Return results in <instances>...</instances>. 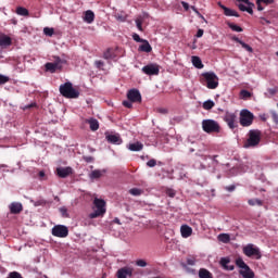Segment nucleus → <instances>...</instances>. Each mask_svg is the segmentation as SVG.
Instances as JSON below:
<instances>
[{"instance_id":"f257e3e1","label":"nucleus","mask_w":278,"mask_h":278,"mask_svg":"<svg viewBox=\"0 0 278 278\" xmlns=\"http://www.w3.org/2000/svg\"><path fill=\"white\" fill-rule=\"evenodd\" d=\"M202 86H206L208 90H216L218 88V75L214 72H205L200 76Z\"/></svg>"},{"instance_id":"f03ea898","label":"nucleus","mask_w":278,"mask_h":278,"mask_svg":"<svg viewBox=\"0 0 278 278\" xmlns=\"http://www.w3.org/2000/svg\"><path fill=\"white\" fill-rule=\"evenodd\" d=\"M262 142V131L258 129L250 130L248 134V139L244 142V149H253Z\"/></svg>"},{"instance_id":"7ed1b4c3","label":"nucleus","mask_w":278,"mask_h":278,"mask_svg":"<svg viewBox=\"0 0 278 278\" xmlns=\"http://www.w3.org/2000/svg\"><path fill=\"white\" fill-rule=\"evenodd\" d=\"M236 266H238L239 275H241V277L255 278V273L253 271V269H251V267H249V265H247V263L244 262V260H242V257H238L236 260Z\"/></svg>"},{"instance_id":"20e7f679","label":"nucleus","mask_w":278,"mask_h":278,"mask_svg":"<svg viewBox=\"0 0 278 278\" xmlns=\"http://www.w3.org/2000/svg\"><path fill=\"white\" fill-rule=\"evenodd\" d=\"M60 92L66 99H77L79 98V92L77 89L73 88V83H65L60 86Z\"/></svg>"},{"instance_id":"39448f33","label":"nucleus","mask_w":278,"mask_h":278,"mask_svg":"<svg viewBox=\"0 0 278 278\" xmlns=\"http://www.w3.org/2000/svg\"><path fill=\"white\" fill-rule=\"evenodd\" d=\"M202 129L205 134H220V124L214 119H203Z\"/></svg>"},{"instance_id":"423d86ee","label":"nucleus","mask_w":278,"mask_h":278,"mask_svg":"<svg viewBox=\"0 0 278 278\" xmlns=\"http://www.w3.org/2000/svg\"><path fill=\"white\" fill-rule=\"evenodd\" d=\"M94 210L89 215V218H99V216H103L105 214V201L99 198H96L93 201Z\"/></svg>"},{"instance_id":"0eeeda50","label":"nucleus","mask_w":278,"mask_h":278,"mask_svg":"<svg viewBox=\"0 0 278 278\" xmlns=\"http://www.w3.org/2000/svg\"><path fill=\"white\" fill-rule=\"evenodd\" d=\"M242 251L247 257H255L256 260H262V252L260 251V248L253 243L244 245Z\"/></svg>"},{"instance_id":"6e6552de","label":"nucleus","mask_w":278,"mask_h":278,"mask_svg":"<svg viewBox=\"0 0 278 278\" xmlns=\"http://www.w3.org/2000/svg\"><path fill=\"white\" fill-rule=\"evenodd\" d=\"M66 64V60L60 59V56H54L52 63H46V71L49 73H55V71H62V66Z\"/></svg>"},{"instance_id":"1a4fd4ad","label":"nucleus","mask_w":278,"mask_h":278,"mask_svg":"<svg viewBox=\"0 0 278 278\" xmlns=\"http://www.w3.org/2000/svg\"><path fill=\"white\" fill-rule=\"evenodd\" d=\"M253 113H251V111L243 109L240 112V125H242V127H251V125H253Z\"/></svg>"},{"instance_id":"9d476101","label":"nucleus","mask_w":278,"mask_h":278,"mask_svg":"<svg viewBox=\"0 0 278 278\" xmlns=\"http://www.w3.org/2000/svg\"><path fill=\"white\" fill-rule=\"evenodd\" d=\"M52 236L55 238H66L68 236V227L64 225H55L52 228Z\"/></svg>"},{"instance_id":"9b49d317","label":"nucleus","mask_w":278,"mask_h":278,"mask_svg":"<svg viewBox=\"0 0 278 278\" xmlns=\"http://www.w3.org/2000/svg\"><path fill=\"white\" fill-rule=\"evenodd\" d=\"M224 121L230 129H236L238 127V116H236L235 113H226Z\"/></svg>"},{"instance_id":"f8f14e48","label":"nucleus","mask_w":278,"mask_h":278,"mask_svg":"<svg viewBox=\"0 0 278 278\" xmlns=\"http://www.w3.org/2000/svg\"><path fill=\"white\" fill-rule=\"evenodd\" d=\"M142 73H144V75H150V76L160 75V65L155 63L148 64L142 67Z\"/></svg>"},{"instance_id":"ddd939ff","label":"nucleus","mask_w":278,"mask_h":278,"mask_svg":"<svg viewBox=\"0 0 278 278\" xmlns=\"http://www.w3.org/2000/svg\"><path fill=\"white\" fill-rule=\"evenodd\" d=\"M127 99L134 103H140V101H142V96L139 90L130 89L127 93Z\"/></svg>"},{"instance_id":"4468645a","label":"nucleus","mask_w":278,"mask_h":278,"mask_svg":"<svg viewBox=\"0 0 278 278\" xmlns=\"http://www.w3.org/2000/svg\"><path fill=\"white\" fill-rule=\"evenodd\" d=\"M105 138L111 144H123V139H121L118 134H106Z\"/></svg>"},{"instance_id":"2eb2a0df","label":"nucleus","mask_w":278,"mask_h":278,"mask_svg":"<svg viewBox=\"0 0 278 278\" xmlns=\"http://www.w3.org/2000/svg\"><path fill=\"white\" fill-rule=\"evenodd\" d=\"M56 175H59L61 179H66L68 175H73V167H59L56 168Z\"/></svg>"},{"instance_id":"dca6fc26","label":"nucleus","mask_w":278,"mask_h":278,"mask_svg":"<svg viewBox=\"0 0 278 278\" xmlns=\"http://www.w3.org/2000/svg\"><path fill=\"white\" fill-rule=\"evenodd\" d=\"M132 274H134V269H131L129 267H124V268L118 269L117 278L131 277Z\"/></svg>"},{"instance_id":"f3484780","label":"nucleus","mask_w":278,"mask_h":278,"mask_svg":"<svg viewBox=\"0 0 278 278\" xmlns=\"http://www.w3.org/2000/svg\"><path fill=\"white\" fill-rule=\"evenodd\" d=\"M83 21L88 25H91V23H94V12H92L91 10L86 11L84 13Z\"/></svg>"},{"instance_id":"a211bd4d","label":"nucleus","mask_w":278,"mask_h":278,"mask_svg":"<svg viewBox=\"0 0 278 278\" xmlns=\"http://www.w3.org/2000/svg\"><path fill=\"white\" fill-rule=\"evenodd\" d=\"M105 173H106L105 169H94L89 174V179L91 180L101 179V177H103Z\"/></svg>"},{"instance_id":"6ab92c4d","label":"nucleus","mask_w":278,"mask_h":278,"mask_svg":"<svg viewBox=\"0 0 278 278\" xmlns=\"http://www.w3.org/2000/svg\"><path fill=\"white\" fill-rule=\"evenodd\" d=\"M9 207L11 214H21V212H23V204L18 202L11 203Z\"/></svg>"},{"instance_id":"aec40b11","label":"nucleus","mask_w":278,"mask_h":278,"mask_svg":"<svg viewBox=\"0 0 278 278\" xmlns=\"http://www.w3.org/2000/svg\"><path fill=\"white\" fill-rule=\"evenodd\" d=\"M12 45V38H10L8 35H0V47L2 49H5Z\"/></svg>"},{"instance_id":"412c9836","label":"nucleus","mask_w":278,"mask_h":278,"mask_svg":"<svg viewBox=\"0 0 278 278\" xmlns=\"http://www.w3.org/2000/svg\"><path fill=\"white\" fill-rule=\"evenodd\" d=\"M218 5H219V8H222V10H224L225 16H236L237 18H238V16H240L238 14V12H236L235 10H231V9L225 7L223 3L219 2Z\"/></svg>"},{"instance_id":"4be33fe9","label":"nucleus","mask_w":278,"mask_h":278,"mask_svg":"<svg viewBox=\"0 0 278 278\" xmlns=\"http://www.w3.org/2000/svg\"><path fill=\"white\" fill-rule=\"evenodd\" d=\"M141 42H142V45L139 46V51H142L143 53H151V51H153L151 43H149V41L147 39H143V41H141Z\"/></svg>"},{"instance_id":"5701e85b","label":"nucleus","mask_w":278,"mask_h":278,"mask_svg":"<svg viewBox=\"0 0 278 278\" xmlns=\"http://www.w3.org/2000/svg\"><path fill=\"white\" fill-rule=\"evenodd\" d=\"M127 149H128L129 151L138 152V151H142V149H144V144H142V142H140V141H137V142H135V143H129V144L127 146Z\"/></svg>"},{"instance_id":"b1692460","label":"nucleus","mask_w":278,"mask_h":278,"mask_svg":"<svg viewBox=\"0 0 278 278\" xmlns=\"http://www.w3.org/2000/svg\"><path fill=\"white\" fill-rule=\"evenodd\" d=\"M248 5V7H247ZM255 7V4H253V3H251V2H249V3H245V5L244 4H242V3H240L239 5H238V8H239V10H241V12H248V14H253V8Z\"/></svg>"},{"instance_id":"393cba45","label":"nucleus","mask_w":278,"mask_h":278,"mask_svg":"<svg viewBox=\"0 0 278 278\" xmlns=\"http://www.w3.org/2000/svg\"><path fill=\"white\" fill-rule=\"evenodd\" d=\"M180 233L184 238H190V236H192V227L188 225H182L180 227Z\"/></svg>"},{"instance_id":"a878e982","label":"nucleus","mask_w":278,"mask_h":278,"mask_svg":"<svg viewBox=\"0 0 278 278\" xmlns=\"http://www.w3.org/2000/svg\"><path fill=\"white\" fill-rule=\"evenodd\" d=\"M191 62L195 68H203L204 66L203 61H201V58L199 56H191Z\"/></svg>"},{"instance_id":"bb28decb","label":"nucleus","mask_w":278,"mask_h":278,"mask_svg":"<svg viewBox=\"0 0 278 278\" xmlns=\"http://www.w3.org/2000/svg\"><path fill=\"white\" fill-rule=\"evenodd\" d=\"M87 123L89 124L91 131H97V129H99V121L96 118H90Z\"/></svg>"},{"instance_id":"cd10ccee","label":"nucleus","mask_w":278,"mask_h":278,"mask_svg":"<svg viewBox=\"0 0 278 278\" xmlns=\"http://www.w3.org/2000/svg\"><path fill=\"white\" fill-rule=\"evenodd\" d=\"M104 60H116V53L114 50L108 49L103 54Z\"/></svg>"},{"instance_id":"c85d7f7f","label":"nucleus","mask_w":278,"mask_h":278,"mask_svg":"<svg viewBox=\"0 0 278 278\" xmlns=\"http://www.w3.org/2000/svg\"><path fill=\"white\" fill-rule=\"evenodd\" d=\"M218 240L219 242H224V244H228V242L231 241V237L229 236V233H220L218 235Z\"/></svg>"},{"instance_id":"c756f323","label":"nucleus","mask_w":278,"mask_h":278,"mask_svg":"<svg viewBox=\"0 0 278 278\" xmlns=\"http://www.w3.org/2000/svg\"><path fill=\"white\" fill-rule=\"evenodd\" d=\"M16 14H18L20 16H29V11L25 8L18 7L16 9Z\"/></svg>"},{"instance_id":"7c9ffc66","label":"nucleus","mask_w":278,"mask_h":278,"mask_svg":"<svg viewBox=\"0 0 278 278\" xmlns=\"http://www.w3.org/2000/svg\"><path fill=\"white\" fill-rule=\"evenodd\" d=\"M199 277L200 278H212V273H210V270H207V269H200Z\"/></svg>"},{"instance_id":"2f4dec72","label":"nucleus","mask_w":278,"mask_h":278,"mask_svg":"<svg viewBox=\"0 0 278 278\" xmlns=\"http://www.w3.org/2000/svg\"><path fill=\"white\" fill-rule=\"evenodd\" d=\"M248 203L251 206L258 205V207H262V205H263V202L260 199H250V200H248Z\"/></svg>"},{"instance_id":"473e14b6","label":"nucleus","mask_w":278,"mask_h":278,"mask_svg":"<svg viewBox=\"0 0 278 278\" xmlns=\"http://www.w3.org/2000/svg\"><path fill=\"white\" fill-rule=\"evenodd\" d=\"M129 194H131L132 197H140V194H142V190L138 188H132L129 190Z\"/></svg>"},{"instance_id":"72a5a7b5","label":"nucleus","mask_w":278,"mask_h":278,"mask_svg":"<svg viewBox=\"0 0 278 278\" xmlns=\"http://www.w3.org/2000/svg\"><path fill=\"white\" fill-rule=\"evenodd\" d=\"M212 108H214V101L212 100H207L203 103V109L204 110H212Z\"/></svg>"},{"instance_id":"f704fd0d","label":"nucleus","mask_w":278,"mask_h":278,"mask_svg":"<svg viewBox=\"0 0 278 278\" xmlns=\"http://www.w3.org/2000/svg\"><path fill=\"white\" fill-rule=\"evenodd\" d=\"M136 266H139V268H147L148 264H147V261L144 260H137Z\"/></svg>"},{"instance_id":"c9c22d12","label":"nucleus","mask_w":278,"mask_h":278,"mask_svg":"<svg viewBox=\"0 0 278 278\" xmlns=\"http://www.w3.org/2000/svg\"><path fill=\"white\" fill-rule=\"evenodd\" d=\"M242 49H244L245 51H248V53H253V48L251 46H249L248 43H245L244 41H242L241 43Z\"/></svg>"},{"instance_id":"e433bc0d","label":"nucleus","mask_w":278,"mask_h":278,"mask_svg":"<svg viewBox=\"0 0 278 278\" xmlns=\"http://www.w3.org/2000/svg\"><path fill=\"white\" fill-rule=\"evenodd\" d=\"M240 97H241V99H249V98H251V92L243 89L240 91Z\"/></svg>"},{"instance_id":"4c0bfd02","label":"nucleus","mask_w":278,"mask_h":278,"mask_svg":"<svg viewBox=\"0 0 278 278\" xmlns=\"http://www.w3.org/2000/svg\"><path fill=\"white\" fill-rule=\"evenodd\" d=\"M55 33V30L53 29V28H49V27H46V28H43V34L46 35V36H53V34Z\"/></svg>"},{"instance_id":"58836bf2","label":"nucleus","mask_w":278,"mask_h":278,"mask_svg":"<svg viewBox=\"0 0 278 278\" xmlns=\"http://www.w3.org/2000/svg\"><path fill=\"white\" fill-rule=\"evenodd\" d=\"M187 264L188 266H194V264H197V258L194 256H189L187 258Z\"/></svg>"},{"instance_id":"ea45409f","label":"nucleus","mask_w":278,"mask_h":278,"mask_svg":"<svg viewBox=\"0 0 278 278\" xmlns=\"http://www.w3.org/2000/svg\"><path fill=\"white\" fill-rule=\"evenodd\" d=\"M228 26L232 29V31H238V33L242 31V27H240L236 24L230 23V24H228Z\"/></svg>"},{"instance_id":"a19ab883","label":"nucleus","mask_w":278,"mask_h":278,"mask_svg":"<svg viewBox=\"0 0 278 278\" xmlns=\"http://www.w3.org/2000/svg\"><path fill=\"white\" fill-rule=\"evenodd\" d=\"M9 278H23V276L18 271H11Z\"/></svg>"},{"instance_id":"79ce46f5","label":"nucleus","mask_w":278,"mask_h":278,"mask_svg":"<svg viewBox=\"0 0 278 278\" xmlns=\"http://www.w3.org/2000/svg\"><path fill=\"white\" fill-rule=\"evenodd\" d=\"M8 81H10V77L0 74V85L8 84Z\"/></svg>"},{"instance_id":"37998d69","label":"nucleus","mask_w":278,"mask_h":278,"mask_svg":"<svg viewBox=\"0 0 278 278\" xmlns=\"http://www.w3.org/2000/svg\"><path fill=\"white\" fill-rule=\"evenodd\" d=\"M276 93H277V89L270 88L267 90V93H265V94H266V97L270 98V97L275 96Z\"/></svg>"},{"instance_id":"c03bdc74","label":"nucleus","mask_w":278,"mask_h":278,"mask_svg":"<svg viewBox=\"0 0 278 278\" xmlns=\"http://www.w3.org/2000/svg\"><path fill=\"white\" fill-rule=\"evenodd\" d=\"M156 164H157V161H155V159H152V160L147 162V166H149V168L155 167Z\"/></svg>"},{"instance_id":"a18cd8bd","label":"nucleus","mask_w":278,"mask_h":278,"mask_svg":"<svg viewBox=\"0 0 278 278\" xmlns=\"http://www.w3.org/2000/svg\"><path fill=\"white\" fill-rule=\"evenodd\" d=\"M271 117L274 123H276V125H278V114L277 111H270Z\"/></svg>"},{"instance_id":"49530a36","label":"nucleus","mask_w":278,"mask_h":278,"mask_svg":"<svg viewBox=\"0 0 278 278\" xmlns=\"http://www.w3.org/2000/svg\"><path fill=\"white\" fill-rule=\"evenodd\" d=\"M132 40H135V42H144V39L140 38L138 34L132 35Z\"/></svg>"},{"instance_id":"de8ad7c7","label":"nucleus","mask_w":278,"mask_h":278,"mask_svg":"<svg viewBox=\"0 0 278 278\" xmlns=\"http://www.w3.org/2000/svg\"><path fill=\"white\" fill-rule=\"evenodd\" d=\"M136 26H137V29H139V31H142V20L137 18Z\"/></svg>"},{"instance_id":"09e8293b","label":"nucleus","mask_w":278,"mask_h":278,"mask_svg":"<svg viewBox=\"0 0 278 278\" xmlns=\"http://www.w3.org/2000/svg\"><path fill=\"white\" fill-rule=\"evenodd\" d=\"M132 103H134V102H131L130 100H126V101L123 102V106L130 109V108H132V105H134Z\"/></svg>"},{"instance_id":"8fccbe9b","label":"nucleus","mask_w":278,"mask_h":278,"mask_svg":"<svg viewBox=\"0 0 278 278\" xmlns=\"http://www.w3.org/2000/svg\"><path fill=\"white\" fill-rule=\"evenodd\" d=\"M220 264L222 266H224V268H227V264H229V258L223 257L220 260Z\"/></svg>"},{"instance_id":"3c124183","label":"nucleus","mask_w":278,"mask_h":278,"mask_svg":"<svg viewBox=\"0 0 278 278\" xmlns=\"http://www.w3.org/2000/svg\"><path fill=\"white\" fill-rule=\"evenodd\" d=\"M166 194H167V197H170V199H173V198L175 197V190H173V189H167V190H166Z\"/></svg>"},{"instance_id":"603ef678","label":"nucleus","mask_w":278,"mask_h":278,"mask_svg":"<svg viewBox=\"0 0 278 278\" xmlns=\"http://www.w3.org/2000/svg\"><path fill=\"white\" fill-rule=\"evenodd\" d=\"M115 18L117 20V21H121L122 23H125V16L124 15H121V14H115Z\"/></svg>"},{"instance_id":"864d4df0","label":"nucleus","mask_w":278,"mask_h":278,"mask_svg":"<svg viewBox=\"0 0 278 278\" xmlns=\"http://www.w3.org/2000/svg\"><path fill=\"white\" fill-rule=\"evenodd\" d=\"M262 3H264L262 0H257V1H256L257 10H258L260 12H262V10H264Z\"/></svg>"},{"instance_id":"5fc2aeb1","label":"nucleus","mask_w":278,"mask_h":278,"mask_svg":"<svg viewBox=\"0 0 278 278\" xmlns=\"http://www.w3.org/2000/svg\"><path fill=\"white\" fill-rule=\"evenodd\" d=\"M261 25H270V21L266 20L265 17L261 18Z\"/></svg>"},{"instance_id":"6e6d98bb","label":"nucleus","mask_w":278,"mask_h":278,"mask_svg":"<svg viewBox=\"0 0 278 278\" xmlns=\"http://www.w3.org/2000/svg\"><path fill=\"white\" fill-rule=\"evenodd\" d=\"M181 5H182V8L186 10V12H188V10H190V4H188V2L182 1V2H181Z\"/></svg>"},{"instance_id":"4d7b16f0","label":"nucleus","mask_w":278,"mask_h":278,"mask_svg":"<svg viewBox=\"0 0 278 278\" xmlns=\"http://www.w3.org/2000/svg\"><path fill=\"white\" fill-rule=\"evenodd\" d=\"M191 10H192L193 12H195V14H197L198 16H200V18H203V15H201V13L199 12V10H197L195 7H191Z\"/></svg>"},{"instance_id":"13d9d810","label":"nucleus","mask_w":278,"mask_h":278,"mask_svg":"<svg viewBox=\"0 0 278 278\" xmlns=\"http://www.w3.org/2000/svg\"><path fill=\"white\" fill-rule=\"evenodd\" d=\"M203 34H204V31H203V29H199L198 31H197V38H203Z\"/></svg>"},{"instance_id":"bf43d9fd","label":"nucleus","mask_w":278,"mask_h":278,"mask_svg":"<svg viewBox=\"0 0 278 278\" xmlns=\"http://www.w3.org/2000/svg\"><path fill=\"white\" fill-rule=\"evenodd\" d=\"M94 64L97 68H101L103 66V61H96Z\"/></svg>"},{"instance_id":"052dcab7","label":"nucleus","mask_w":278,"mask_h":278,"mask_svg":"<svg viewBox=\"0 0 278 278\" xmlns=\"http://www.w3.org/2000/svg\"><path fill=\"white\" fill-rule=\"evenodd\" d=\"M266 5H270V3H275V0H261Z\"/></svg>"},{"instance_id":"680f3d73","label":"nucleus","mask_w":278,"mask_h":278,"mask_svg":"<svg viewBox=\"0 0 278 278\" xmlns=\"http://www.w3.org/2000/svg\"><path fill=\"white\" fill-rule=\"evenodd\" d=\"M226 190H227L228 192H233V190H236V186L226 187Z\"/></svg>"},{"instance_id":"e2e57ef3","label":"nucleus","mask_w":278,"mask_h":278,"mask_svg":"<svg viewBox=\"0 0 278 278\" xmlns=\"http://www.w3.org/2000/svg\"><path fill=\"white\" fill-rule=\"evenodd\" d=\"M157 112H160V114H167L168 110H166V109H159Z\"/></svg>"},{"instance_id":"0e129e2a","label":"nucleus","mask_w":278,"mask_h":278,"mask_svg":"<svg viewBox=\"0 0 278 278\" xmlns=\"http://www.w3.org/2000/svg\"><path fill=\"white\" fill-rule=\"evenodd\" d=\"M35 104H28L22 108V110H30V108H34Z\"/></svg>"},{"instance_id":"69168bd1","label":"nucleus","mask_w":278,"mask_h":278,"mask_svg":"<svg viewBox=\"0 0 278 278\" xmlns=\"http://www.w3.org/2000/svg\"><path fill=\"white\" fill-rule=\"evenodd\" d=\"M261 119H263L264 123H266V121H268V117L266 116V114H263V115H261Z\"/></svg>"},{"instance_id":"338daca9","label":"nucleus","mask_w":278,"mask_h":278,"mask_svg":"<svg viewBox=\"0 0 278 278\" xmlns=\"http://www.w3.org/2000/svg\"><path fill=\"white\" fill-rule=\"evenodd\" d=\"M232 40H235V42H238L239 45H241L242 40H240V38L238 37H233Z\"/></svg>"},{"instance_id":"774afa93","label":"nucleus","mask_w":278,"mask_h":278,"mask_svg":"<svg viewBox=\"0 0 278 278\" xmlns=\"http://www.w3.org/2000/svg\"><path fill=\"white\" fill-rule=\"evenodd\" d=\"M39 177H40V179H43V177H45V172H39Z\"/></svg>"}]
</instances>
